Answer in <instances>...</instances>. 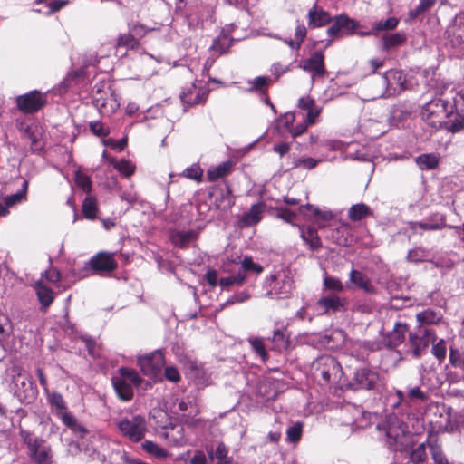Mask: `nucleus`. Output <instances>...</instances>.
<instances>
[{
    "mask_svg": "<svg viewBox=\"0 0 464 464\" xmlns=\"http://www.w3.org/2000/svg\"><path fill=\"white\" fill-rule=\"evenodd\" d=\"M332 21L330 14L314 5L308 12V25L312 28L321 27Z\"/></svg>",
    "mask_w": 464,
    "mask_h": 464,
    "instance_id": "24",
    "label": "nucleus"
},
{
    "mask_svg": "<svg viewBox=\"0 0 464 464\" xmlns=\"http://www.w3.org/2000/svg\"><path fill=\"white\" fill-rule=\"evenodd\" d=\"M406 425L395 415H390L386 420V436L396 444H403L401 439L406 433Z\"/></svg>",
    "mask_w": 464,
    "mask_h": 464,
    "instance_id": "19",
    "label": "nucleus"
},
{
    "mask_svg": "<svg viewBox=\"0 0 464 464\" xmlns=\"http://www.w3.org/2000/svg\"><path fill=\"white\" fill-rule=\"evenodd\" d=\"M17 108L24 113H34L39 111L46 102L45 94L34 90L15 99Z\"/></svg>",
    "mask_w": 464,
    "mask_h": 464,
    "instance_id": "12",
    "label": "nucleus"
},
{
    "mask_svg": "<svg viewBox=\"0 0 464 464\" xmlns=\"http://www.w3.org/2000/svg\"><path fill=\"white\" fill-rule=\"evenodd\" d=\"M47 401L52 411L69 428L72 432L83 436L87 433L86 428L81 424L75 416L67 411V405L62 394L56 392H46Z\"/></svg>",
    "mask_w": 464,
    "mask_h": 464,
    "instance_id": "1",
    "label": "nucleus"
},
{
    "mask_svg": "<svg viewBox=\"0 0 464 464\" xmlns=\"http://www.w3.org/2000/svg\"><path fill=\"white\" fill-rule=\"evenodd\" d=\"M447 105V101H444L443 98L430 100L422 107V120L433 129H440L444 126L448 130L450 111Z\"/></svg>",
    "mask_w": 464,
    "mask_h": 464,
    "instance_id": "2",
    "label": "nucleus"
},
{
    "mask_svg": "<svg viewBox=\"0 0 464 464\" xmlns=\"http://www.w3.org/2000/svg\"><path fill=\"white\" fill-rule=\"evenodd\" d=\"M208 95V89L202 82H193L183 88L180 100L183 104L194 106L205 102Z\"/></svg>",
    "mask_w": 464,
    "mask_h": 464,
    "instance_id": "11",
    "label": "nucleus"
},
{
    "mask_svg": "<svg viewBox=\"0 0 464 464\" xmlns=\"http://www.w3.org/2000/svg\"><path fill=\"white\" fill-rule=\"evenodd\" d=\"M276 217L285 220L287 223H292L295 218L296 217V213L286 208H276Z\"/></svg>",
    "mask_w": 464,
    "mask_h": 464,
    "instance_id": "62",
    "label": "nucleus"
},
{
    "mask_svg": "<svg viewBox=\"0 0 464 464\" xmlns=\"http://www.w3.org/2000/svg\"><path fill=\"white\" fill-rule=\"evenodd\" d=\"M440 160V156L435 153H425L418 156L415 160L416 164L421 170H430L435 169Z\"/></svg>",
    "mask_w": 464,
    "mask_h": 464,
    "instance_id": "35",
    "label": "nucleus"
},
{
    "mask_svg": "<svg viewBox=\"0 0 464 464\" xmlns=\"http://www.w3.org/2000/svg\"><path fill=\"white\" fill-rule=\"evenodd\" d=\"M202 174L203 171L198 164L187 168L182 173L184 177L197 181L201 179Z\"/></svg>",
    "mask_w": 464,
    "mask_h": 464,
    "instance_id": "58",
    "label": "nucleus"
},
{
    "mask_svg": "<svg viewBox=\"0 0 464 464\" xmlns=\"http://www.w3.org/2000/svg\"><path fill=\"white\" fill-rule=\"evenodd\" d=\"M448 36L453 47H464V17H458L448 29Z\"/></svg>",
    "mask_w": 464,
    "mask_h": 464,
    "instance_id": "22",
    "label": "nucleus"
},
{
    "mask_svg": "<svg viewBox=\"0 0 464 464\" xmlns=\"http://www.w3.org/2000/svg\"><path fill=\"white\" fill-rule=\"evenodd\" d=\"M89 126L92 132L98 137H105L109 133L101 121H92Z\"/></svg>",
    "mask_w": 464,
    "mask_h": 464,
    "instance_id": "64",
    "label": "nucleus"
},
{
    "mask_svg": "<svg viewBox=\"0 0 464 464\" xmlns=\"http://www.w3.org/2000/svg\"><path fill=\"white\" fill-rule=\"evenodd\" d=\"M299 67L312 74V82L315 77H322L325 74L324 55L319 51L313 53L309 58L304 59L299 64Z\"/></svg>",
    "mask_w": 464,
    "mask_h": 464,
    "instance_id": "16",
    "label": "nucleus"
},
{
    "mask_svg": "<svg viewBox=\"0 0 464 464\" xmlns=\"http://www.w3.org/2000/svg\"><path fill=\"white\" fill-rule=\"evenodd\" d=\"M387 88L393 92H399L405 88L406 79L400 70H390L383 75Z\"/></svg>",
    "mask_w": 464,
    "mask_h": 464,
    "instance_id": "23",
    "label": "nucleus"
},
{
    "mask_svg": "<svg viewBox=\"0 0 464 464\" xmlns=\"http://www.w3.org/2000/svg\"><path fill=\"white\" fill-rule=\"evenodd\" d=\"M14 393L20 401L29 403L34 400L37 391L32 377L26 372L14 376Z\"/></svg>",
    "mask_w": 464,
    "mask_h": 464,
    "instance_id": "8",
    "label": "nucleus"
},
{
    "mask_svg": "<svg viewBox=\"0 0 464 464\" xmlns=\"http://www.w3.org/2000/svg\"><path fill=\"white\" fill-rule=\"evenodd\" d=\"M379 380L377 372L366 368L358 369L354 373V381L358 388L373 389Z\"/></svg>",
    "mask_w": 464,
    "mask_h": 464,
    "instance_id": "21",
    "label": "nucleus"
},
{
    "mask_svg": "<svg viewBox=\"0 0 464 464\" xmlns=\"http://www.w3.org/2000/svg\"><path fill=\"white\" fill-rule=\"evenodd\" d=\"M323 285L324 289L335 293H342L344 291V285L341 280L334 276H324Z\"/></svg>",
    "mask_w": 464,
    "mask_h": 464,
    "instance_id": "46",
    "label": "nucleus"
},
{
    "mask_svg": "<svg viewBox=\"0 0 464 464\" xmlns=\"http://www.w3.org/2000/svg\"><path fill=\"white\" fill-rule=\"evenodd\" d=\"M27 187H28V182L24 181L22 190L13 194V195L5 197L4 198V201H5V204L6 205V207L9 208V207H12L14 205L20 203L25 198Z\"/></svg>",
    "mask_w": 464,
    "mask_h": 464,
    "instance_id": "47",
    "label": "nucleus"
},
{
    "mask_svg": "<svg viewBox=\"0 0 464 464\" xmlns=\"http://www.w3.org/2000/svg\"><path fill=\"white\" fill-rule=\"evenodd\" d=\"M92 102L102 115H111L120 107L117 94L107 83L95 85L93 89Z\"/></svg>",
    "mask_w": 464,
    "mask_h": 464,
    "instance_id": "5",
    "label": "nucleus"
},
{
    "mask_svg": "<svg viewBox=\"0 0 464 464\" xmlns=\"http://www.w3.org/2000/svg\"><path fill=\"white\" fill-rule=\"evenodd\" d=\"M303 425L300 422H296L295 425L289 427L286 431L287 440L290 442H297L302 435Z\"/></svg>",
    "mask_w": 464,
    "mask_h": 464,
    "instance_id": "54",
    "label": "nucleus"
},
{
    "mask_svg": "<svg viewBox=\"0 0 464 464\" xmlns=\"http://www.w3.org/2000/svg\"><path fill=\"white\" fill-rule=\"evenodd\" d=\"M232 44V40L227 34L226 30H223L221 34L213 41L210 51L216 55H221L227 52Z\"/></svg>",
    "mask_w": 464,
    "mask_h": 464,
    "instance_id": "29",
    "label": "nucleus"
},
{
    "mask_svg": "<svg viewBox=\"0 0 464 464\" xmlns=\"http://www.w3.org/2000/svg\"><path fill=\"white\" fill-rule=\"evenodd\" d=\"M442 319V314L440 312L431 309L425 310L417 314V321L420 324H437Z\"/></svg>",
    "mask_w": 464,
    "mask_h": 464,
    "instance_id": "42",
    "label": "nucleus"
},
{
    "mask_svg": "<svg viewBox=\"0 0 464 464\" xmlns=\"http://www.w3.org/2000/svg\"><path fill=\"white\" fill-rule=\"evenodd\" d=\"M89 266L97 273H111L117 267L113 254L100 252L89 261Z\"/></svg>",
    "mask_w": 464,
    "mask_h": 464,
    "instance_id": "17",
    "label": "nucleus"
},
{
    "mask_svg": "<svg viewBox=\"0 0 464 464\" xmlns=\"http://www.w3.org/2000/svg\"><path fill=\"white\" fill-rule=\"evenodd\" d=\"M429 392L424 390L420 384H408L406 386L407 401L411 402H425L429 400Z\"/></svg>",
    "mask_w": 464,
    "mask_h": 464,
    "instance_id": "26",
    "label": "nucleus"
},
{
    "mask_svg": "<svg viewBox=\"0 0 464 464\" xmlns=\"http://www.w3.org/2000/svg\"><path fill=\"white\" fill-rule=\"evenodd\" d=\"M142 449L150 455L158 459H165L168 456V452L165 449L150 440L144 441L142 443Z\"/></svg>",
    "mask_w": 464,
    "mask_h": 464,
    "instance_id": "44",
    "label": "nucleus"
},
{
    "mask_svg": "<svg viewBox=\"0 0 464 464\" xmlns=\"http://www.w3.org/2000/svg\"><path fill=\"white\" fill-rule=\"evenodd\" d=\"M435 2H436V0H420V3L418 5V6L416 7V9L411 10L410 12V16L411 18L417 17L423 12L429 10L435 4Z\"/></svg>",
    "mask_w": 464,
    "mask_h": 464,
    "instance_id": "59",
    "label": "nucleus"
},
{
    "mask_svg": "<svg viewBox=\"0 0 464 464\" xmlns=\"http://www.w3.org/2000/svg\"><path fill=\"white\" fill-rule=\"evenodd\" d=\"M25 137L31 141V150L34 152L42 150L44 148V141L42 135L38 131L37 127H27L24 133Z\"/></svg>",
    "mask_w": 464,
    "mask_h": 464,
    "instance_id": "37",
    "label": "nucleus"
},
{
    "mask_svg": "<svg viewBox=\"0 0 464 464\" xmlns=\"http://www.w3.org/2000/svg\"><path fill=\"white\" fill-rule=\"evenodd\" d=\"M35 290L38 300L42 305V309L46 310L54 299L53 292L40 282L35 285Z\"/></svg>",
    "mask_w": 464,
    "mask_h": 464,
    "instance_id": "31",
    "label": "nucleus"
},
{
    "mask_svg": "<svg viewBox=\"0 0 464 464\" xmlns=\"http://www.w3.org/2000/svg\"><path fill=\"white\" fill-rule=\"evenodd\" d=\"M197 237V233L193 230L175 231L171 234L172 243L179 247L188 246Z\"/></svg>",
    "mask_w": 464,
    "mask_h": 464,
    "instance_id": "34",
    "label": "nucleus"
},
{
    "mask_svg": "<svg viewBox=\"0 0 464 464\" xmlns=\"http://www.w3.org/2000/svg\"><path fill=\"white\" fill-rule=\"evenodd\" d=\"M324 159H314V158H311V157H302V158H299L297 159L295 161V168H301V169H314L319 162L323 161Z\"/></svg>",
    "mask_w": 464,
    "mask_h": 464,
    "instance_id": "48",
    "label": "nucleus"
},
{
    "mask_svg": "<svg viewBox=\"0 0 464 464\" xmlns=\"http://www.w3.org/2000/svg\"><path fill=\"white\" fill-rule=\"evenodd\" d=\"M251 88L252 91H258V92H264L266 90L268 83H269V78L265 76H259L255 78L251 82Z\"/></svg>",
    "mask_w": 464,
    "mask_h": 464,
    "instance_id": "61",
    "label": "nucleus"
},
{
    "mask_svg": "<svg viewBox=\"0 0 464 464\" xmlns=\"http://www.w3.org/2000/svg\"><path fill=\"white\" fill-rule=\"evenodd\" d=\"M300 228L301 238L309 246V248L313 251L318 250L322 246L321 239L318 236L317 231L314 228L309 227L306 230Z\"/></svg>",
    "mask_w": 464,
    "mask_h": 464,
    "instance_id": "33",
    "label": "nucleus"
},
{
    "mask_svg": "<svg viewBox=\"0 0 464 464\" xmlns=\"http://www.w3.org/2000/svg\"><path fill=\"white\" fill-rule=\"evenodd\" d=\"M430 450L432 459L436 464H450L438 445L430 443Z\"/></svg>",
    "mask_w": 464,
    "mask_h": 464,
    "instance_id": "57",
    "label": "nucleus"
},
{
    "mask_svg": "<svg viewBox=\"0 0 464 464\" xmlns=\"http://www.w3.org/2000/svg\"><path fill=\"white\" fill-rule=\"evenodd\" d=\"M118 428L124 436L134 442L141 440L147 430L145 419L140 415L121 420Z\"/></svg>",
    "mask_w": 464,
    "mask_h": 464,
    "instance_id": "9",
    "label": "nucleus"
},
{
    "mask_svg": "<svg viewBox=\"0 0 464 464\" xmlns=\"http://www.w3.org/2000/svg\"><path fill=\"white\" fill-rule=\"evenodd\" d=\"M14 327L10 318L0 314V344L6 341L13 334Z\"/></svg>",
    "mask_w": 464,
    "mask_h": 464,
    "instance_id": "43",
    "label": "nucleus"
},
{
    "mask_svg": "<svg viewBox=\"0 0 464 464\" xmlns=\"http://www.w3.org/2000/svg\"><path fill=\"white\" fill-rule=\"evenodd\" d=\"M139 45L137 38L130 32L121 34L116 40L115 48L118 52L120 48L135 49Z\"/></svg>",
    "mask_w": 464,
    "mask_h": 464,
    "instance_id": "39",
    "label": "nucleus"
},
{
    "mask_svg": "<svg viewBox=\"0 0 464 464\" xmlns=\"http://www.w3.org/2000/svg\"><path fill=\"white\" fill-rule=\"evenodd\" d=\"M295 41H289L288 42V44L292 47V48H296L298 49L301 45V44L303 43L304 39L305 38V35H306V28L304 25L301 24V25H297L296 28H295Z\"/></svg>",
    "mask_w": 464,
    "mask_h": 464,
    "instance_id": "55",
    "label": "nucleus"
},
{
    "mask_svg": "<svg viewBox=\"0 0 464 464\" xmlns=\"http://www.w3.org/2000/svg\"><path fill=\"white\" fill-rule=\"evenodd\" d=\"M427 458L425 445H419L411 454V460L414 464H421Z\"/></svg>",
    "mask_w": 464,
    "mask_h": 464,
    "instance_id": "53",
    "label": "nucleus"
},
{
    "mask_svg": "<svg viewBox=\"0 0 464 464\" xmlns=\"http://www.w3.org/2000/svg\"><path fill=\"white\" fill-rule=\"evenodd\" d=\"M304 210L311 211L312 217L315 218V221L319 224L320 227L324 226L321 222H326L333 218V214L330 211H322L318 208L310 204L301 206L298 209L300 213L306 215Z\"/></svg>",
    "mask_w": 464,
    "mask_h": 464,
    "instance_id": "32",
    "label": "nucleus"
},
{
    "mask_svg": "<svg viewBox=\"0 0 464 464\" xmlns=\"http://www.w3.org/2000/svg\"><path fill=\"white\" fill-rule=\"evenodd\" d=\"M114 168L125 177H130L134 173V165L127 160L115 161Z\"/></svg>",
    "mask_w": 464,
    "mask_h": 464,
    "instance_id": "50",
    "label": "nucleus"
},
{
    "mask_svg": "<svg viewBox=\"0 0 464 464\" xmlns=\"http://www.w3.org/2000/svg\"><path fill=\"white\" fill-rule=\"evenodd\" d=\"M359 27L360 24L357 21L350 18L344 14H342L333 19V24L327 29V34L330 36H336L340 33L350 35L353 34L355 30Z\"/></svg>",
    "mask_w": 464,
    "mask_h": 464,
    "instance_id": "15",
    "label": "nucleus"
},
{
    "mask_svg": "<svg viewBox=\"0 0 464 464\" xmlns=\"http://www.w3.org/2000/svg\"><path fill=\"white\" fill-rule=\"evenodd\" d=\"M232 169V164L230 161L222 162L217 167L210 168L208 172L207 176L208 180L214 181L219 178L227 176L228 173H230Z\"/></svg>",
    "mask_w": 464,
    "mask_h": 464,
    "instance_id": "38",
    "label": "nucleus"
},
{
    "mask_svg": "<svg viewBox=\"0 0 464 464\" xmlns=\"http://www.w3.org/2000/svg\"><path fill=\"white\" fill-rule=\"evenodd\" d=\"M249 343L251 344L252 349L255 353L263 360L266 361L268 357L267 353L266 351L265 345L263 343V340L257 337H251L248 339Z\"/></svg>",
    "mask_w": 464,
    "mask_h": 464,
    "instance_id": "49",
    "label": "nucleus"
},
{
    "mask_svg": "<svg viewBox=\"0 0 464 464\" xmlns=\"http://www.w3.org/2000/svg\"><path fill=\"white\" fill-rule=\"evenodd\" d=\"M406 34L403 32L385 34L382 37V50L388 51L401 46L406 42Z\"/></svg>",
    "mask_w": 464,
    "mask_h": 464,
    "instance_id": "28",
    "label": "nucleus"
},
{
    "mask_svg": "<svg viewBox=\"0 0 464 464\" xmlns=\"http://www.w3.org/2000/svg\"><path fill=\"white\" fill-rule=\"evenodd\" d=\"M368 216H372V212L363 203L353 205L348 210V217L353 221H359Z\"/></svg>",
    "mask_w": 464,
    "mask_h": 464,
    "instance_id": "36",
    "label": "nucleus"
},
{
    "mask_svg": "<svg viewBox=\"0 0 464 464\" xmlns=\"http://www.w3.org/2000/svg\"><path fill=\"white\" fill-rule=\"evenodd\" d=\"M450 362L454 367H459L464 370V353L459 350L450 347Z\"/></svg>",
    "mask_w": 464,
    "mask_h": 464,
    "instance_id": "52",
    "label": "nucleus"
},
{
    "mask_svg": "<svg viewBox=\"0 0 464 464\" xmlns=\"http://www.w3.org/2000/svg\"><path fill=\"white\" fill-rule=\"evenodd\" d=\"M250 298V295L247 291H242L230 296L225 304H235L247 301Z\"/></svg>",
    "mask_w": 464,
    "mask_h": 464,
    "instance_id": "63",
    "label": "nucleus"
},
{
    "mask_svg": "<svg viewBox=\"0 0 464 464\" xmlns=\"http://www.w3.org/2000/svg\"><path fill=\"white\" fill-rule=\"evenodd\" d=\"M267 291L266 295L270 298H285L294 289L293 277L286 272L271 276L266 281Z\"/></svg>",
    "mask_w": 464,
    "mask_h": 464,
    "instance_id": "6",
    "label": "nucleus"
},
{
    "mask_svg": "<svg viewBox=\"0 0 464 464\" xmlns=\"http://www.w3.org/2000/svg\"><path fill=\"white\" fill-rule=\"evenodd\" d=\"M141 383V378L134 370L121 367L119 369V375L112 378V384L118 396L129 401L133 396V387Z\"/></svg>",
    "mask_w": 464,
    "mask_h": 464,
    "instance_id": "4",
    "label": "nucleus"
},
{
    "mask_svg": "<svg viewBox=\"0 0 464 464\" xmlns=\"http://www.w3.org/2000/svg\"><path fill=\"white\" fill-rule=\"evenodd\" d=\"M408 227L414 233L417 232L418 228H420L422 230H437L440 228L439 224L414 221L408 222Z\"/></svg>",
    "mask_w": 464,
    "mask_h": 464,
    "instance_id": "56",
    "label": "nucleus"
},
{
    "mask_svg": "<svg viewBox=\"0 0 464 464\" xmlns=\"http://www.w3.org/2000/svg\"><path fill=\"white\" fill-rule=\"evenodd\" d=\"M444 101H447L450 111L448 130L458 132L464 130V88L451 90Z\"/></svg>",
    "mask_w": 464,
    "mask_h": 464,
    "instance_id": "3",
    "label": "nucleus"
},
{
    "mask_svg": "<svg viewBox=\"0 0 464 464\" xmlns=\"http://www.w3.org/2000/svg\"><path fill=\"white\" fill-rule=\"evenodd\" d=\"M254 271L260 274L263 271L261 266L253 262L251 258L246 257L241 263V267L236 276L223 277L219 280V285L222 289H228L232 285L240 286L244 284L246 278V272Z\"/></svg>",
    "mask_w": 464,
    "mask_h": 464,
    "instance_id": "10",
    "label": "nucleus"
},
{
    "mask_svg": "<svg viewBox=\"0 0 464 464\" xmlns=\"http://www.w3.org/2000/svg\"><path fill=\"white\" fill-rule=\"evenodd\" d=\"M432 354L440 361H443L446 357L447 347L444 340H440L434 344L431 349Z\"/></svg>",
    "mask_w": 464,
    "mask_h": 464,
    "instance_id": "60",
    "label": "nucleus"
},
{
    "mask_svg": "<svg viewBox=\"0 0 464 464\" xmlns=\"http://www.w3.org/2000/svg\"><path fill=\"white\" fill-rule=\"evenodd\" d=\"M316 305L323 310L324 314L341 312L345 309L346 299L333 293L319 298Z\"/></svg>",
    "mask_w": 464,
    "mask_h": 464,
    "instance_id": "18",
    "label": "nucleus"
},
{
    "mask_svg": "<svg viewBox=\"0 0 464 464\" xmlns=\"http://www.w3.org/2000/svg\"><path fill=\"white\" fill-rule=\"evenodd\" d=\"M264 211L263 204H255L251 207L248 212L245 213L241 219L240 224L242 227H251L262 219V215Z\"/></svg>",
    "mask_w": 464,
    "mask_h": 464,
    "instance_id": "25",
    "label": "nucleus"
},
{
    "mask_svg": "<svg viewBox=\"0 0 464 464\" xmlns=\"http://www.w3.org/2000/svg\"><path fill=\"white\" fill-rule=\"evenodd\" d=\"M314 374L325 382L339 379L342 373L338 362L330 355L319 357L314 363Z\"/></svg>",
    "mask_w": 464,
    "mask_h": 464,
    "instance_id": "7",
    "label": "nucleus"
},
{
    "mask_svg": "<svg viewBox=\"0 0 464 464\" xmlns=\"http://www.w3.org/2000/svg\"><path fill=\"white\" fill-rule=\"evenodd\" d=\"M349 278L353 284L366 293L374 292V287L372 285L370 279L362 272L353 269L349 274Z\"/></svg>",
    "mask_w": 464,
    "mask_h": 464,
    "instance_id": "30",
    "label": "nucleus"
},
{
    "mask_svg": "<svg viewBox=\"0 0 464 464\" xmlns=\"http://www.w3.org/2000/svg\"><path fill=\"white\" fill-rule=\"evenodd\" d=\"M138 364L145 375L155 376L165 364L164 355L157 350L138 357Z\"/></svg>",
    "mask_w": 464,
    "mask_h": 464,
    "instance_id": "14",
    "label": "nucleus"
},
{
    "mask_svg": "<svg viewBox=\"0 0 464 464\" xmlns=\"http://www.w3.org/2000/svg\"><path fill=\"white\" fill-rule=\"evenodd\" d=\"M436 339L435 332L430 328L420 326L417 333L410 334V344L412 349L413 355L420 357L428 348L430 343Z\"/></svg>",
    "mask_w": 464,
    "mask_h": 464,
    "instance_id": "13",
    "label": "nucleus"
},
{
    "mask_svg": "<svg viewBox=\"0 0 464 464\" xmlns=\"http://www.w3.org/2000/svg\"><path fill=\"white\" fill-rule=\"evenodd\" d=\"M399 24V19L396 17H388L385 20H380L374 23L373 25V34L374 36H377L382 31H392L395 29Z\"/></svg>",
    "mask_w": 464,
    "mask_h": 464,
    "instance_id": "41",
    "label": "nucleus"
},
{
    "mask_svg": "<svg viewBox=\"0 0 464 464\" xmlns=\"http://www.w3.org/2000/svg\"><path fill=\"white\" fill-rule=\"evenodd\" d=\"M29 457L36 464H51L53 457L51 447L41 440L40 443L29 450Z\"/></svg>",
    "mask_w": 464,
    "mask_h": 464,
    "instance_id": "20",
    "label": "nucleus"
},
{
    "mask_svg": "<svg viewBox=\"0 0 464 464\" xmlns=\"http://www.w3.org/2000/svg\"><path fill=\"white\" fill-rule=\"evenodd\" d=\"M97 202L93 197H87L82 203V213L88 219H95L97 212Z\"/></svg>",
    "mask_w": 464,
    "mask_h": 464,
    "instance_id": "45",
    "label": "nucleus"
},
{
    "mask_svg": "<svg viewBox=\"0 0 464 464\" xmlns=\"http://www.w3.org/2000/svg\"><path fill=\"white\" fill-rule=\"evenodd\" d=\"M362 127L366 134L372 139L378 138L385 132L384 125L378 121L369 120L365 121Z\"/></svg>",
    "mask_w": 464,
    "mask_h": 464,
    "instance_id": "40",
    "label": "nucleus"
},
{
    "mask_svg": "<svg viewBox=\"0 0 464 464\" xmlns=\"http://www.w3.org/2000/svg\"><path fill=\"white\" fill-rule=\"evenodd\" d=\"M75 183L76 185L81 188L84 192L89 193L92 189V181L90 178L82 173V171H76L75 172Z\"/></svg>",
    "mask_w": 464,
    "mask_h": 464,
    "instance_id": "51",
    "label": "nucleus"
},
{
    "mask_svg": "<svg viewBox=\"0 0 464 464\" xmlns=\"http://www.w3.org/2000/svg\"><path fill=\"white\" fill-rule=\"evenodd\" d=\"M408 324L401 322L395 323L392 331L388 335V343L392 347H396L401 344L408 333Z\"/></svg>",
    "mask_w": 464,
    "mask_h": 464,
    "instance_id": "27",
    "label": "nucleus"
}]
</instances>
